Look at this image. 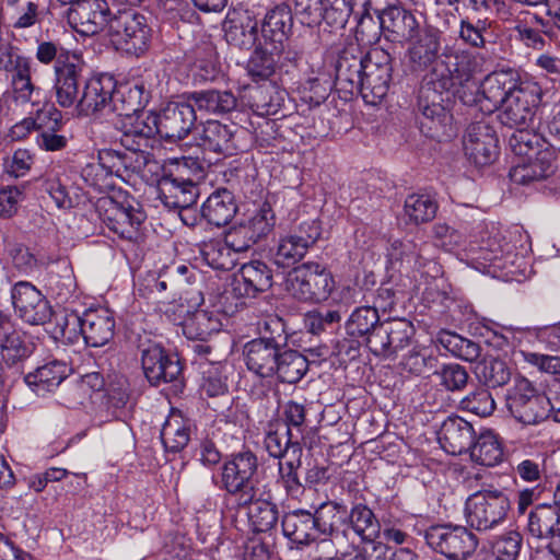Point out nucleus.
<instances>
[{"label":"nucleus","instance_id":"nucleus-44","mask_svg":"<svg viewBox=\"0 0 560 560\" xmlns=\"http://www.w3.org/2000/svg\"><path fill=\"white\" fill-rule=\"evenodd\" d=\"M474 463L487 467L499 465L503 460V445L497 433L490 429L478 431L468 451Z\"/></svg>","mask_w":560,"mask_h":560},{"label":"nucleus","instance_id":"nucleus-55","mask_svg":"<svg viewBox=\"0 0 560 560\" xmlns=\"http://www.w3.org/2000/svg\"><path fill=\"white\" fill-rule=\"evenodd\" d=\"M264 448L269 457L285 462L287 458L303 456V446L296 435H285L278 430L269 429L262 440Z\"/></svg>","mask_w":560,"mask_h":560},{"label":"nucleus","instance_id":"nucleus-61","mask_svg":"<svg viewBox=\"0 0 560 560\" xmlns=\"http://www.w3.org/2000/svg\"><path fill=\"white\" fill-rule=\"evenodd\" d=\"M491 22L488 19L464 18L459 22L458 38L471 48L482 49L491 37Z\"/></svg>","mask_w":560,"mask_h":560},{"label":"nucleus","instance_id":"nucleus-33","mask_svg":"<svg viewBox=\"0 0 560 560\" xmlns=\"http://www.w3.org/2000/svg\"><path fill=\"white\" fill-rule=\"evenodd\" d=\"M233 234L229 230L224 237H214L203 241L199 245V254L202 260L214 270H231L236 262L235 255L245 252L243 247L236 246Z\"/></svg>","mask_w":560,"mask_h":560},{"label":"nucleus","instance_id":"nucleus-18","mask_svg":"<svg viewBox=\"0 0 560 560\" xmlns=\"http://www.w3.org/2000/svg\"><path fill=\"white\" fill-rule=\"evenodd\" d=\"M139 349L143 374L152 386L174 382L182 375L183 365L177 353L152 341L140 345Z\"/></svg>","mask_w":560,"mask_h":560},{"label":"nucleus","instance_id":"nucleus-5","mask_svg":"<svg viewBox=\"0 0 560 560\" xmlns=\"http://www.w3.org/2000/svg\"><path fill=\"white\" fill-rule=\"evenodd\" d=\"M95 209L105 226L129 246L144 242L143 225L148 214L143 205L127 190L113 197H100Z\"/></svg>","mask_w":560,"mask_h":560},{"label":"nucleus","instance_id":"nucleus-37","mask_svg":"<svg viewBox=\"0 0 560 560\" xmlns=\"http://www.w3.org/2000/svg\"><path fill=\"white\" fill-rule=\"evenodd\" d=\"M346 524L363 542H374L381 537V520H378L365 502H352L350 510L342 513Z\"/></svg>","mask_w":560,"mask_h":560},{"label":"nucleus","instance_id":"nucleus-11","mask_svg":"<svg viewBox=\"0 0 560 560\" xmlns=\"http://www.w3.org/2000/svg\"><path fill=\"white\" fill-rule=\"evenodd\" d=\"M465 252L471 267L488 273H513V267H520L523 259L515 245L506 242L499 231L482 237L480 242H470Z\"/></svg>","mask_w":560,"mask_h":560},{"label":"nucleus","instance_id":"nucleus-26","mask_svg":"<svg viewBox=\"0 0 560 560\" xmlns=\"http://www.w3.org/2000/svg\"><path fill=\"white\" fill-rule=\"evenodd\" d=\"M158 117L159 137L166 143L183 140L197 119L196 109L191 103H171Z\"/></svg>","mask_w":560,"mask_h":560},{"label":"nucleus","instance_id":"nucleus-51","mask_svg":"<svg viewBox=\"0 0 560 560\" xmlns=\"http://www.w3.org/2000/svg\"><path fill=\"white\" fill-rule=\"evenodd\" d=\"M559 525L560 508L555 502L539 503L527 515L526 530L532 537L545 540Z\"/></svg>","mask_w":560,"mask_h":560},{"label":"nucleus","instance_id":"nucleus-19","mask_svg":"<svg viewBox=\"0 0 560 560\" xmlns=\"http://www.w3.org/2000/svg\"><path fill=\"white\" fill-rule=\"evenodd\" d=\"M513 470L522 481L536 483L533 487H525L517 491L516 512L521 516L525 515L527 510L539 501L548 489L551 490V485L547 478L542 481L546 474V457L542 454L521 459Z\"/></svg>","mask_w":560,"mask_h":560},{"label":"nucleus","instance_id":"nucleus-28","mask_svg":"<svg viewBox=\"0 0 560 560\" xmlns=\"http://www.w3.org/2000/svg\"><path fill=\"white\" fill-rule=\"evenodd\" d=\"M148 183L156 184L158 198L170 209L188 208L197 202V183L190 177H148Z\"/></svg>","mask_w":560,"mask_h":560},{"label":"nucleus","instance_id":"nucleus-27","mask_svg":"<svg viewBox=\"0 0 560 560\" xmlns=\"http://www.w3.org/2000/svg\"><path fill=\"white\" fill-rule=\"evenodd\" d=\"M413 334L412 323L405 318L383 320L371 342V352L376 357L388 358L407 347Z\"/></svg>","mask_w":560,"mask_h":560},{"label":"nucleus","instance_id":"nucleus-2","mask_svg":"<svg viewBox=\"0 0 560 560\" xmlns=\"http://www.w3.org/2000/svg\"><path fill=\"white\" fill-rule=\"evenodd\" d=\"M83 62L78 56L60 57L54 66V91L56 102L63 108L75 105L80 114L90 115L113 104L115 80L108 74L95 75L84 82L82 92L79 82Z\"/></svg>","mask_w":560,"mask_h":560},{"label":"nucleus","instance_id":"nucleus-32","mask_svg":"<svg viewBox=\"0 0 560 560\" xmlns=\"http://www.w3.org/2000/svg\"><path fill=\"white\" fill-rule=\"evenodd\" d=\"M195 139L203 150L231 155L237 150L235 128L208 120L195 129Z\"/></svg>","mask_w":560,"mask_h":560},{"label":"nucleus","instance_id":"nucleus-46","mask_svg":"<svg viewBox=\"0 0 560 560\" xmlns=\"http://www.w3.org/2000/svg\"><path fill=\"white\" fill-rule=\"evenodd\" d=\"M474 330L475 335L479 336L486 345L504 352L515 348L516 341L524 336L522 328L505 327L486 319L478 323Z\"/></svg>","mask_w":560,"mask_h":560},{"label":"nucleus","instance_id":"nucleus-3","mask_svg":"<svg viewBox=\"0 0 560 560\" xmlns=\"http://www.w3.org/2000/svg\"><path fill=\"white\" fill-rule=\"evenodd\" d=\"M343 501L326 500L314 511L299 508L284 512L280 518L283 537L290 550L302 551L323 539H331L338 530L337 514L346 513Z\"/></svg>","mask_w":560,"mask_h":560},{"label":"nucleus","instance_id":"nucleus-41","mask_svg":"<svg viewBox=\"0 0 560 560\" xmlns=\"http://www.w3.org/2000/svg\"><path fill=\"white\" fill-rule=\"evenodd\" d=\"M525 75L526 73H521L514 69L492 72L480 84L481 96L488 100L493 107L498 108Z\"/></svg>","mask_w":560,"mask_h":560},{"label":"nucleus","instance_id":"nucleus-16","mask_svg":"<svg viewBox=\"0 0 560 560\" xmlns=\"http://www.w3.org/2000/svg\"><path fill=\"white\" fill-rule=\"evenodd\" d=\"M542 89L527 73L500 106L499 120L510 128L529 127L541 102Z\"/></svg>","mask_w":560,"mask_h":560},{"label":"nucleus","instance_id":"nucleus-60","mask_svg":"<svg viewBox=\"0 0 560 560\" xmlns=\"http://www.w3.org/2000/svg\"><path fill=\"white\" fill-rule=\"evenodd\" d=\"M438 364V354L429 347H415L406 353L399 362V366L402 372L417 376L427 373L433 374Z\"/></svg>","mask_w":560,"mask_h":560},{"label":"nucleus","instance_id":"nucleus-8","mask_svg":"<svg viewBox=\"0 0 560 560\" xmlns=\"http://www.w3.org/2000/svg\"><path fill=\"white\" fill-rule=\"evenodd\" d=\"M258 468L257 455L249 447H243L224 457L222 465L212 474L211 483L229 495L243 499L255 491Z\"/></svg>","mask_w":560,"mask_h":560},{"label":"nucleus","instance_id":"nucleus-10","mask_svg":"<svg viewBox=\"0 0 560 560\" xmlns=\"http://www.w3.org/2000/svg\"><path fill=\"white\" fill-rule=\"evenodd\" d=\"M510 494L505 489L483 487L471 493L465 502L468 526L477 532H488L501 526L511 511Z\"/></svg>","mask_w":560,"mask_h":560},{"label":"nucleus","instance_id":"nucleus-7","mask_svg":"<svg viewBox=\"0 0 560 560\" xmlns=\"http://www.w3.org/2000/svg\"><path fill=\"white\" fill-rule=\"evenodd\" d=\"M411 243L394 242L387 254L392 268L398 270L406 264L412 267V278L416 281L417 293L427 303H435L445 299V292L440 289L439 281L443 273L442 266L434 259H424L420 254L411 250Z\"/></svg>","mask_w":560,"mask_h":560},{"label":"nucleus","instance_id":"nucleus-59","mask_svg":"<svg viewBox=\"0 0 560 560\" xmlns=\"http://www.w3.org/2000/svg\"><path fill=\"white\" fill-rule=\"evenodd\" d=\"M184 335L190 340L206 341L213 332H219L221 323L211 313L197 310L182 323Z\"/></svg>","mask_w":560,"mask_h":560},{"label":"nucleus","instance_id":"nucleus-31","mask_svg":"<svg viewBox=\"0 0 560 560\" xmlns=\"http://www.w3.org/2000/svg\"><path fill=\"white\" fill-rule=\"evenodd\" d=\"M71 368L63 360L51 359L24 375V382L37 396L54 393L70 375Z\"/></svg>","mask_w":560,"mask_h":560},{"label":"nucleus","instance_id":"nucleus-17","mask_svg":"<svg viewBox=\"0 0 560 560\" xmlns=\"http://www.w3.org/2000/svg\"><path fill=\"white\" fill-rule=\"evenodd\" d=\"M276 225V214L268 201L259 205H253L252 209H247L240 221L230 228L233 241L236 246L248 250L255 244L266 240L273 231Z\"/></svg>","mask_w":560,"mask_h":560},{"label":"nucleus","instance_id":"nucleus-38","mask_svg":"<svg viewBox=\"0 0 560 560\" xmlns=\"http://www.w3.org/2000/svg\"><path fill=\"white\" fill-rule=\"evenodd\" d=\"M240 509H247V517L255 533H268L276 528L280 517L278 503L256 499V491L237 500Z\"/></svg>","mask_w":560,"mask_h":560},{"label":"nucleus","instance_id":"nucleus-1","mask_svg":"<svg viewBox=\"0 0 560 560\" xmlns=\"http://www.w3.org/2000/svg\"><path fill=\"white\" fill-rule=\"evenodd\" d=\"M120 142L126 152L104 150L97 160L86 163L83 175H122L129 173L139 175L147 166L145 150L153 147L155 136H159V117L151 112L141 110L138 114L121 117Z\"/></svg>","mask_w":560,"mask_h":560},{"label":"nucleus","instance_id":"nucleus-15","mask_svg":"<svg viewBox=\"0 0 560 560\" xmlns=\"http://www.w3.org/2000/svg\"><path fill=\"white\" fill-rule=\"evenodd\" d=\"M445 101L446 98L433 85V81L424 77L418 103L421 113L420 130L425 137L440 142L451 139L456 133L453 116L443 105Z\"/></svg>","mask_w":560,"mask_h":560},{"label":"nucleus","instance_id":"nucleus-34","mask_svg":"<svg viewBox=\"0 0 560 560\" xmlns=\"http://www.w3.org/2000/svg\"><path fill=\"white\" fill-rule=\"evenodd\" d=\"M441 36L442 32L434 27H427L418 32V36L411 40V45L408 48V56L410 62L417 69H425L432 66V69L438 62L448 61L444 56V51L441 54L443 59L438 60L441 50Z\"/></svg>","mask_w":560,"mask_h":560},{"label":"nucleus","instance_id":"nucleus-30","mask_svg":"<svg viewBox=\"0 0 560 560\" xmlns=\"http://www.w3.org/2000/svg\"><path fill=\"white\" fill-rule=\"evenodd\" d=\"M382 325L377 310L371 305H361L352 310L345 322V331L358 347L364 345L371 351V342Z\"/></svg>","mask_w":560,"mask_h":560},{"label":"nucleus","instance_id":"nucleus-6","mask_svg":"<svg viewBox=\"0 0 560 560\" xmlns=\"http://www.w3.org/2000/svg\"><path fill=\"white\" fill-rule=\"evenodd\" d=\"M115 326L113 313L106 307H97L85 310L82 315L70 312L56 316L54 334L70 345L82 338L88 347L98 348L113 339Z\"/></svg>","mask_w":560,"mask_h":560},{"label":"nucleus","instance_id":"nucleus-20","mask_svg":"<svg viewBox=\"0 0 560 560\" xmlns=\"http://www.w3.org/2000/svg\"><path fill=\"white\" fill-rule=\"evenodd\" d=\"M11 300L16 316L28 325H45L54 315L47 298L28 281H19L12 287Z\"/></svg>","mask_w":560,"mask_h":560},{"label":"nucleus","instance_id":"nucleus-42","mask_svg":"<svg viewBox=\"0 0 560 560\" xmlns=\"http://www.w3.org/2000/svg\"><path fill=\"white\" fill-rule=\"evenodd\" d=\"M381 26L393 39L411 42L418 36L420 25L416 16L405 8L392 5L380 15Z\"/></svg>","mask_w":560,"mask_h":560},{"label":"nucleus","instance_id":"nucleus-52","mask_svg":"<svg viewBox=\"0 0 560 560\" xmlns=\"http://www.w3.org/2000/svg\"><path fill=\"white\" fill-rule=\"evenodd\" d=\"M302 467V456L287 458L278 462L276 478L282 488L284 500L300 501L305 493V485L302 482L299 470Z\"/></svg>","mask_w":560,"mask_h":560},{"label":"nucleus","instance_id":"nucleus-50","mask_svg":"<svg viewBox=\"0 0 560 560\" xmlns=\"http://www.w3.org/2000/svg\"><path fill=\"white\" fill-rule=\"evenodd\" d=\"M292 16L285 5H278L269 10L261 25V37L264 43L283 48L287 40V34L291 27Z\"/></svg>","mask_w":560,"mask_h":560},{"label":"nucleus","instance_id":"nucleus-35","mask_svg":"<svg viewBox=\"0 0 560 560\" xmlns=\"http://www.w3.org/2000/svg\"><path fill=\"white\" fill-rule=\"evenodd\" d=\"M509 145L514 154L509 175H517L525 171L526 162H532L546 140L528 127H517L509 138Z\"/></svg>","mask_w":560,"mask_h":560},{"label":"nucleus","instance_id":"nucleus-48","mask_svg":"<svg viewBox=\"0 0 560 560\" xmlns=\"http://www.w3.org/2000/svg\"><path fill=\"white\" fill-rule=\"evenodd\" d=\"M522 548L523 535L516 529L505 530L482 546L483 560H517Z\"/></svg>","mask_w":560,"mask_h":560},{"label":"nucleus","instance_id":"nucleus-53","mask_svg":"<svg viewBox=\"0 0 560 560\" xmlns=\"http://www.w3.org/2000/svg\"><path fill=\"white\" fill-rule=\"evenodd\" d=\"M439 203L430 194L413 192L406 197L404 217L407 224L421 225L431 222L438 213Z\"/></svg>","mask_w":560,"mask_h":560},{"label":"nucleus","instance_id":"nucleus-64","mask_svg":"<svg viewBox=\"0 0 560 560\" xmlns=\"http://www.w3.org/2000/svg\"><path fill=\"white\" fill-rule=\"evenodd\" d=\"M34 63L31 57L22 54L14 46L0 49V70L4 71L9 79H20L32 74Z\"/></svg>","mask_w":560,"mask_h":560},{"label":"nucleus","instance_id":"nucleus-14","mask_svg":"<svg viewBox=\"0 0 560 560\" xmlns=\"http://www.w3.org/2000/svg\"><path fill=\"white\" fill-rule=\"evenodd\" d=\"M505 407L523 424H537L549 417L550 400L529 380L514 378L505 393Z\"/></svg>","mask_w":560,"mask_h":560},{"label":"nucleus","instance_id":"nucleus-56","mask_svg":"<svg viewBox=\"0 0 560 560\" xmlns=\"http://www.w3.org/2000/svg\"><path fill=\"white\" fill-rule=\"evenodd\" d=\"M104 404L107 411L116 419L126 421L133 405L130 402V385L127 380L119 378L110 382L105 388Z\"/></svg>","mask_w":560,"mask_h":560},{"label":"nucleus","instance_id":"nucleus-4","mask_svg":"<svg viewBox=\"0 0 560 560\" xmlns=\"http://www.w3.org/2000/svg\"><path fill=\"white\" fill-rule=\"evenodd\" d=\"M443 56L448 61L438 62L425 78L433 81V85L443 96L446 95V101L452 94L465 105L478 102L481 89L472 75L475 65L472 55L467 50H455L446 46Z\"/></svg>","mask_w":560,"mask_h":560},{"label":"nucleus","instance_id":"nucleus-39","mask_svg":"<svg viewBox=\"0 0 560 560\" xmlns=\"http://www.w3.org/2000/svg\"><path fill=\"white\" fill-rule=\"evenodd\" d=\"M365 57L360 55L357 46L343 49L336 62V82L349 92L362 89Z\"/></svg>","mask_w":560,"mask_h":560},{"label":"nucleus","instance_id":"nucleus-9","mask_svg":"<svg viewBox=\"0 0 560 560\" xmlns=\"http://www.w3.org/2000/svg\"><path fill=\"white\" fill-rule=\"evenodd\" d=\"M427 546L447 560H468L478 546L479 538L467 526L447 523H433L423 529L417 528Z\"/></svg>","mask_w":560,"mask_h":560},{"label":"nucleus","instance_id":"nucleus-24","mask_svg":"<svg viewBox=\"0 0 560 560\" xmlns=\"http://www.w3.org/2000/svg\"><path fill=\"white\" fill-rule=\"evenodd\" d=\"M68 23L79 34L93 36L105 27L109 31L110 11L106 0H81L68 8Z\"/></svg>","mask_w":560,"mask_h":560},{"label":"nucleus","instance_id":"nucleus-49","mask_svg":"<svg viewBox=\"0 0 560 560\" xmlns=\"http://www.w3.org/2000/svg\"><path fill=\"white\" fill-rule=\"evenodd\" d=\"M282 50L283 48L259 42V46L247 61L246 70L250 79L257 83L270 80L276 72Z\"/></svg>","mask_w":560,"mask_h":560},{"label":"nucleus","instance_id":"nucleus-22","mask_svg":"<svg viewBox=\"0 0 560 560\" xmlns=\"http://www.w3.org/2000/svg\"><path fill=\"white\" fill-rule=\"evenodd\" d=\"M392 70L388 52L378 48L369 51L365 56L362 89H360L365 102L376 104L386 96L392 80Z\"/></svg>","mask_w":560,"mask_h":560},{"label":"nucleus","instance_id":"nucleus-21","mask_svg":"<svg viewBox=\"0 0 560 560\" xmlns=\"http://www.w3.org/2000/svg\"><path fill=\"white\" fill-rule=\"evenodd\" d=\"M354 4V0H294V12L307 26L317 25L322 21L343 26Z\"/></svg>","mask_w":560,"mask_h":560},{"label":"nucleus","instance_id":"nucleus-29","mask_svg":"<svg viewBox=\"0 0 560 560\" xmlns=\"http://www.w3.org/2000/svg\"><path fill=\"white\" fill-rule=\"evenodd\" d=\"M477 433L469 421L452 415L442 422L438 440L447 454L456 456L468 453Z\"/></svg>","mask_w":560,"mask_h":560},{"label":"nucleus","instance_id":"nucleus-54","mask_svg":"<svg viewBox=\"0 0 560 560\" xmlns=\"http://www.w3.org/2000/svg\"><path fill=\"white\" fill-rule=\"evenodd\" d=\"M276 370L273 377L280 383L295 384L308 371V360L300 351L288 346L281 350Z\"/></svg>","mask_w":560,"mask_h":560},{"label":"nucleus","instance_id":"nucleus-12","mask_svg":"<svg viewBox=\"0 0 560 560\" xmlns=\"http://www.w3.org/2000/svg\"><path fill=\"white\" fill-rule=\"evenodd\" d=\"M336 287L335 278L325 264L305 261L294 267L287 278V290L300 302L326 301Z\"/></svg>","mask_w":560,"mask_h":560},{"label":"nucleus","instance_id":"nucleus-47","mask_svg":"<svg viewBox=\"0 0 560 560\" xmlns=\"http://www.w3.org/2000/svg\"><path fill=\"white\" fill-rule=\"evenodd\" d=\"M192 422L182 413H172L164 421L160 438L164 450L177 454L182 452L191 439Z\"/></svg>","mask_w":560,"mask_h":560},{"label":"nucleus","instance_id":"nucleus-63","mask_svg":"<svg viewBox=\"0 0 560 560\" xmlns=\"http://www.w3.org/2000/svg\"><path fill=\"white\" fill-rule=\"evenodd\" d=\"M310 248L301 240V236L290 233L279 240L273 254V261L281 268H290L299 262Z\"/></svg>","mask_w":560,"mask_h":560},{"label":"nucleus","instance_id":"nucleus-57","mask_svg":"<svg viewBox=\"0 0 560 560\" xmlns=\"http://www.w3.org/2000/svg\"><path fill=\"white\" fill-rule=\"evenodd\" d=\"M439 345L450 352L453 357L463 361L475 362L481 354L479 343L465 338L457 332L441 330L436 336Z\"/></svg>","mask_w":560,"mask_h":560},{"label":"nucleus","instance_id":"nucleus-13","mask_svg":"<svg viewBox=\"0 0 560 560\" xmlns=\"http://www.w3.org/2000/svg\"><path fill=\"white\" fill-rule=\"evenodd\" d=\"M108 36L116 49L140 57L150 48L152 28L138 11L119 10L110 20Z\"/></svg>","mask_w":560,"mask_h":560},{"label":"nucleus","instance_id":"nucleus-25","mask_svg":"<svg viewBox=\"0 0 560 560\" xmlns=\"http://www.w3.org/2000/svg\"><path fill=\"white\" fill-rule=\"evenodd\" d=\"M273 273L269 265L259 258L244 262L232 284L236 298L255 299L272 285Z\"/></svg>","mask_w":560,"mask_h":560},{"label":"nucleus","instance_id":"nucleus-58","mask_svg":"<svg viewBox=\"0 0 560 560\" xmlns=\"http://www.w3.org/2000/svg\"><path fill=\"white\" fill-rule=\"evenodd\" d=\"M194 107L212 114L231 112L236 106L235 96L229 91L208 90L195 92L190 96Z\"/></svg>","mask_w":560,"mask_h":560},{"label":"nucleus","instance_id":"nucleus-43","mask_svg":"<svg viewBox=\"0 0 560 560\" xmlns=\"http://www.w3.org/2000/svg\"><path fill=\"white\" fill-rule=\"evenodd\" d=\"M34 343L21 331L7 330L0 341V354L3 364L14 373L23 374L25 361L32 355Z\"/></svg>","mask_w":560,"mask_h":560},{"label":"nucleus","instance_id":"nucleus-23","mask_svg":"<svg viewBox=\"0 0 560 560\" xmlns=\"http://www.w3.org/2000/svg\"><path fill=\"white\" fill-rule=\"evenodd\" d=\"M498 143L494 128L485 121L469 125L463 139L465 155L476 167L490 165L497 160Z\"/></svg>","mask_w":560,"mask_h":560},{"label":"nucleus","instance_id":"nucleus-62","mask_svg":"<svg viewBox=\"0 0 560 560\" xmlns=\"http://www.w3.org/2000/svg\"><path fill=\"white\" fill-rule=\"evenodd\" d=\"M345 312L341 305L310 311L304 316V326L313 335H319L327 330L332 331L339 327Z\"/></svg>","mask_w":560,"mask_h":560},{"label":"nucleus","instance_id":"nucleus-36","mask_svg":"<svg viewBox=\"0 0 560 560\" xmlns=\"http://www.w3.org/2000/svg\"><path fill=\"white\" fill-rule=\"evenodd\" d=\"M281 350L264 340L252 339L244 346L246 368L262 378L273 377Z\"/></svg>","mask_w":560,"mask_h":560},{"label":"nucleus","instance_id":"nucleus-40","mask_svg":"<svg viewBox=\"0 0 560 560\" xmlns=\"http://www.w3.org/2000/svg\"><path fill=\"white\" fill-rule=\"evenodd\" d=\"M237 212L232 191L226 188L214 190L201 206L202 218L211 225L221 228L229 224Z\"/></svg>","mask_w":560,"mask_h":560},{"label":"nucleus","instance_id":"nucleus-45","mask_svg":"<svg viewBox=\"0 0 560 560\" xmlns=\"http://www.w3.org/2000/svg\"><path fill=\"white\" fill-rule=\"evenodd\" d=\"M150 92L142 82H131L115 86L113 109L119 117L138 114L149 102Z\"/></svg>","mask_w":560,"mask_h":560}]
</instances>
